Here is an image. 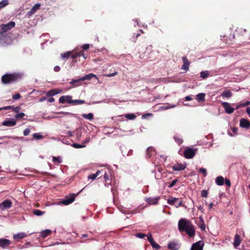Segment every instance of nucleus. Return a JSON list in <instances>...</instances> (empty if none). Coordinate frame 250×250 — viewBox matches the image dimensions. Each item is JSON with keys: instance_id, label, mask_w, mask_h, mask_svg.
<instances>
[{"instance_id": "nucleus-15", "label": "nucleus", "mask_w": 250, "mask_h": 250, "mask_svg": "<svg viewBox=\"0 0 250 250\" xmlns=\"http://www.w3.org/2000/svg\"><path fill=\"white\" fill-rule=\"evenodd\" d=\"M27 236V234L24 232H19L13 235V239L17 241H20L21 239H23Z\"/></svg>"}, {"instance_id": "nucleus-1", "label": "nucleus", "mask_w": 250, "mask_h": 250, "mask_svg": "<svg viewBox=\"0 0 250 250\" xmlns=\"http://www.w3.org/2000/svg\"><path fill=\"white\" fill-rule=\"evenodd\" d=\"M178 227L180 232H185L189 237L195 235L194 227L190 221L186 219H181L178 222Z\"/></svg>"}, {"instance_id": "nucleus-52", "label": "nucleus", "mask_w": 250, "mask_h": 250, "mask_svg": "<svg viewBox=\"0 0 250 250\" xmlns=\"http://www.w3.org/2000/svg\"><path fill=\"white\" fill-rule=\"evenodd\" d=\"M12 110L15 112L18 113L20 110V107L19 106L14 107L12 106Z\"/></svg>"}, {"instance_id": "nucleus-51", "label": "nucleus", "mask_w": 250, "mask_h": 250, "mask_svg": "<svg viewBox=\"0 0 250 250\" xmlns=\"http://www.w3.org/2000/svg\"><path fill=\"white\" fill-rule=\"evenodd\" d=\"M178 181V180L177 179H175L173 181H172V182L170 184V185L168 186V188H172L174 186V185L176 184V183Z\"/></svg>"}, {"instance_id": "nucleus-13", "label": "nucleus", "mask_w": 250, "mask_h": 250, "mask_svg": "<svg viewBox=\"0 0 250 250\" xmlns=\"http://www.w3.org/2000/svg\"><path fill=\"white\" fill-rule=\"evenodd\" d=\"M240 126L242 128L248 129L250 127V121L248 119L242 118L240 121Z\"/></svg>"}, {"instance_id": "nucleus-48", "label": "nucleus", "mask_w": 250, "mask_h": 250, "mask_svg": "<svg viewBox=\"0 0 250 250\" xmlns=\"http://www.w3.org/2000/svg\"><path fill=\"white\" fill-rule=\"evenodd\" d=\"M146 236L147 235L146 234L143 233H137L136 234V236L137 237L141 238V239L145 238Z\"/></svg>"}, {"instance_id": "nucleus-12", "label": "nucleus", "mask_w": 250, "mask_h": 250, "mask_svg": "<svg viewBox=\"0 0 250 250\" xmlns=\"http://www.w3.org/2000/svg\"><path fill=\"white\" fill-rule=\"evenodd\" d=\"M160 199V197H157L156 198L148 197L146 198L145 201L147 204L149 205H155L158 204V202Z\"/></svg>"}, {"instance_id": "nucleus-8", "label": "nucleus", "mask_w": 250, "mask_h": 250, "mask_svg": "<svg viewBox=\"0 0 250 250\" xmlns=\"http://www.w3.org/2000/svg\"><path fill=\"white\" fill-rule=\"evenodd\" d=\"M204 245V243L203 241H199L192 245L190 250H203Z\"/></svg>"}, {"instance_id": "nucleus-40", "label": "nucleus", "mask_w": 250, "mask_h": 250, "mask_svg": "<svg viewBox=\"0 0 250 250\" xmlns=\"http://www.w3.org/2000/svg\"><path fill=\"white\" fill-rule=\"evenodd\" d=\"M209 73L208 71H202L200 73V77L203 79L208 77Z\"/></svg>"}, {"instance_id": "nucleus-56", "label": "nucleus", "mask_w": 250, "mask_h": 250, "mask_svg": "<svg viewBox=\"0 0 250 250\" xmlns=\"http://www.w3.org/2000/svg\"><path fill=\"white\" fill-rule=\"evenodd\" d=\"M226 185L229 187L231 185V183H230V181H229V180L228 179H226L224 181Z\"/></svg>"}, {"instance_id": "nucleus-31", "label": "nucleus", "mask_w": 250, "mask_h": 250, "mask_svg": "<svg viewBox=\"0 0 250 250\" xmlns=\"http://www.w3.org/2000/svg\"><path fill=\"white\" fill-rule=\"evenodd\" d=\"M73 54H74L72 53V52L68 51L66 53L61 54V57L63 59H67L70 57L71 58L72 55H73Z\"/></svg>"}, {"instance_id": "nucleus-43", "label": "nucleus", "mask_w": 250, "mask_h": 250, "mask_svg": "<svg viewBox=\"0 0 250 250\" xmlns=\"http://www.w3.org/2000/svg\"><path fill=\"white\" fill-rule=\"evenodd\" d=\"M104 171L103 172H104V180L105 179H110V176H111V173L109 171V170H108V172H107L105 169L103 170Z\"/></svg>"}, {"instance_id": "nucleus-35", "label": "nucleus", "mask_w": 250, "mask_h": 250, "mask_svg": "<svg viewBox=\"0 0 250 250\" xmlns=\"http://www.w3.org/2000/svg\"><path fill=\"white\" fill-rule=\"evenodd\" d=\"M9 4L8 0H2L0 2V10Z\"/></svg>"}, {"instance_id": "nucleus-33", "label": "nucleus", "mask_w": 250, "mask_h": 250, "mask_svg": "<svg viewBox=\"0 0 250 250\" xmlns=\"http://www.w3.org/2000/svg\"><path fill=\"white\" fill-rule=\"evenodd\" d=\"M82 81L80 78L79 79H73L70 82V84L73 85L74 86L76 87L80 85L79 83Z\"/></svg>"}, {"instance_id": "nucleus-10", "label": "nucleus", "mask_w": 250, "mask_h": 250, "mask_svg": "<svg viewBox=\"0 0 250 250\" xmlns=\"http://www.w3.org/2000/svg\"><path fill=\"white\" fill-rule=\"evenodd\" d=\"M222 105L224 108L225 112L228 114H231L234 111V108L231 107L230 104L229 103L223 102Z\"/></svg>"}, {"instance_id": "nucleus-28", "label": "nucleus", "mask_w": 250, "mask_h": 250, "mask_svg": "<svg viewBox=\"0 0 250 250\" xmlns=\"http://www.w3.org/2000/svg\"><path fill=\"white\" fill-rule=\"evenodd\" d=\"M178 200V198L171 197L167 199V202L169 205H174V204L176 203Z\"/></svg>"}, {"instance_id": "nucleus-20", "label": "nucleus", "mask_w": 250, "mask_h": 250, "mask_svg": "<svg viewBox=\"0 0 250 250\" xmlns=\"http://www.w3.org/2000/svg\"><path fill=\"white\" fill-rule=\"evenodd\" d=\"M51 234V230L50 229H45V230L42 231L41 232L40 235L42 238H45V237L50 235Z\"/></svg>"}, {"instance_id": "nucleus-17", "label": "nucleus", "mask_w": 250, "mask_h": 250, "mask_svg": "<svg viewBox=\"0 0 250 250\" xmlns=\"http://www.w3.org/2000/svg\"><path fill=\"white\" fill-rule=\"evenodd\" d=\"M16 125V122L14 120H5L2 123V125L7 126H13Z\"/></svg>"}, {"instance_id": "nucleus-18", "label": "nucleus", "mask_w": 250, "mask_h": 250, "mask_svg": "<svg viewBox=\"0 0 250 250\" xmlns=\"http://www.w3.org/2000/svg\"><path fill=\"white\" fill-rule=\"evenodd\" d=\"M41 4L40 3L36 4L32 9L28 12L27 14L29 15H32L34 13H35L38 10H39L40 8Z\"/></svg>"}, {"instance_id": "nucleus-23", "label": "nucleus", "mask_w": 250, "mask_h": 250, "mask_svg": "<svg viewBox=\"0 0 250 250\" xmlns=\"http://www.w3.org/2000/svg\"><path fill=\"white\" fill-rule=\"evenodd\" d=\"M167 248L170 250H177L178 249V245L174 242H170L167 245Z\"/></svg>"}, {"instance_id": "nucleus-57", "label": "nucleus", "mask_w": 250, "mask_h": 250, "mask_svg": "<svg viewBox=\"0 0 250 250\" xmlns=\"http://www.w3.org/2000/svg\"><path fill=\"white\" fill-rule=\"evenodd\" d=\"M89 48V44H85L83 45L82 46V48L84 50H86L88 49Z\"/></svg>"}, {"instance_id": "nucleus-61", "label": "nucleus", "mask_w": 250, "mask_h": 250, "mask_svg": "<svg viewBox=\"0 0 250 250\" xmlns=\"http://www.w3.org/2000/svg\"><path fill=\"white\" fill-rule=\"evenodd\" d=\"M193 100V98H191L190 96H188L185 97V101H189Z\"/></svg>"}, {"instance_id": "nucleus-55", "label": "nucleus", "mask_w": 250, "mask_h": 250, "mask_svg": "<svg viewBox=\"0 0 250 250\" xmlns=\"http://www.w3.org/2000/svg\"><path fill=\"white\" fill-rule=\"evenodd\" d=\"M30 132L29 128H27L23 131V135L24 136H27Z\"/></svg>"}, {"instance_id": "nucleus-64", "label": "nucleus", "mask_w": 250, "mask_h": 250, "mask_svg": "<svg viewBox=\"0 0 250 250\" xmlns=\"http://www.w3.org/2000/svg\"><path fill=\"white\" fill-rule=\"evenodd\" d=\"M47 101L49 103H52L53 102H54L55 101V99L53 97H49L48 99H47Z\"/></svg>"}, {"instance_id": "nucleus-14", "label": "nucleus", "mask_w": 250, "mask_h": 250, "mask_svg": "<svg viewBox=\"0 0 250 250\" xmlns=\"http://www.w3.org/2000/svg\"><path fill=\"white\" fill-rule=\"evenodd\" d=\"M182 60L183 62V64L181 67V69L185 70L186 71H187L189 69L190 62L188 61L187 57H183L182 58Z\"/></svg>"}, {"instance_id": "nucleus-47", "label": "nucleus", "mask_w": 250, "mask_h": 250, "mask_svg": "<svg viewBox=\"0 0 250 250\" xmlns=\"http://www.w3.org/2000/svg\"><path fill=\"white\" fill-rule=\"evenodd\" d=\"M151 246L153 249H155L156 250H158L160 248V246L157 244L155 242H153L151 244Z\"/></svg>"}, {"instance_id": "nucleus-26", "label": "nucleus", "mask_w": 250, "mask_h": 250, "mask_svg": "<svg viewBox=\"0 0 250 250\" xmlns=\"http://www.w3.org/2000/svg\"><path fill=\"white\" fill-rule=\"evenodd\" d=\"M198 226L202 231L205 230L206 225L202 217H200V222L199 223Z\"/></svg>"}, {"instance_id": "nucleus-39", "label": "nucleus", "mask_w": 250, "mask_h": 250, "mask_svg": "<svg viewBox=\"0 0 250 250\" xmlns=\"http://www.w3.org/2000/svg\"><path fill=\"white\" fill-rule=\"evenodd\" d=\"M33 137L37 140H41L43 138V136L39 133H35L33 134Z\"/></svg>"}, {"instance_id": "nucleus-9", "label": "nucleus", "mask_w": 250, "mask_h": 250, "mask_svg": "<svg viewBox=\"0 0 250 250\" xmlns=\"http://www.w3.org/2000/svg\"><path fill=\"white\" fill-rule=\"evenodd\" d=\"M187 167L186 164L177 163L171 166L172 170L174 171H181L184 170Z\"/></svg>"}, {"instance_id": "nucleus-36", "label": "nucleus", "mask_w": 250, "mask_h": 250, "mask_svg": "<svg viewBox=\"0 0 250 250\" xmlns=\"http://www.w3.org/2000/svg\"><path fill=\"white\" fill-rule=\"evenodd\" d=\"M125 116L128 120H134L136 118V116L133 113L126 114Z\"/></svg>"}, {"instance_id": "nucleus-60", "label": "nucleus", "mask_w": 250, "mask_h": 250, "mask_svg": "<svg viewBox=\"0 0 250 250\" xmlns=\"http://www.w3.org/2000/svg\"><path fill=\"white\" fill-rule=\"evenodd\" d=\"M12 108V106L8 105L2 107V110H7Z\"/></svg>"}, {"instance_id": "nucleus-46", "label": "nucleus", "mask_w": 250, "mask_h": 250, "mask_svg": "<svg viewBox=\"0 0 250 250\" xmlns=\"http://www.w3.org/2000/svg\"><path fill=\"white\" fill-rule=\"evenodd\" d=\"M199 172L202 173L204 176L206 177L207 175V171L206 168H200L199 169Z\"/></svg>"}, {"instance_id": "nucleus-59", "label": "nucleus", "mask_w": 250, "mask_h": 250, "mask_svg": "<svg viewBox=\"0 0 250 250\" xmlns=\"http://www.w3.org/2000/svg\"><path fill=\"white\" fill-rule=\"evenodd\" d=\"M183 202L181 200H180L179 201V202L177 203V204L175 205V207H176V208H179L180 207L183 206Z\"/></svg>"}, {"instance_id": "nucleus-25", "label": "nucleus", "mask_w": 250, "mask_h": 250, "mask_svg": "<svg viewBox=\"0 0 250 250\" xmlns=\"http://www.w3.org/2000/svg\"><path fill=\"white\" fill-rule=\"evenodd\" d=\"M196 99L199 102H204L205 100V94L201 93L196 95Z\"/></svg>"}, {"instance_id": "nucleus-42", "label": "nucleus", "mask_w": 250, "mask_h": 250, "mask_svg": "<svg viewBox=\"0 0 250 250\" xmlns=\"http://www.w3.org/2000/svg\"><path fill=\"white\" fill-rule=\"evenodd\" d=\"M33 213L35 215L37 216H41L44 214V212L42 211L39 209H36L33 211Z\"/></svg>"}, {"instance_id": "nucleus-37", "label": "nucleus", "mask_w": 250, "mask_h": 250, "mask_svg": "<svg viewBox=\"0 0 250 250\" xmlns=\"http://www.w3.org/2000/svg\"><path fill=\"white\" fill-rule=\"evenodd\" d=\"M53 161L55 165H59L61 164L62 161L60 157H53Z\"/></svg>"}, {"instance_id": "nucleus-58", "label": "nucleus", "mask_w": 250, "mask_h": 250, "mask_svg": "<svg viewBox=\"0 0 250 250\" xmlns=\"http://www.w3.org/2000/svg\"><path fill=\"white\" fill-rule=\"evenodd\" d=\"M104 181H105V186H106L107 185H109L111 184V182L110 178V179H105V180H104Z\"/></svg>"}, {"instance_id": "nucleus-50", "label": "nucleus", "mask_w": 250, "mask_h": 250, "mask_svg": "<svg viewBox=\"0 0 250 250\" xmlns=\"http://www.w3.org/2000/svg\"><path fill=\"white\" fill-rule=\"evenodd\" d=\"M21 98V95L19 93L15 94L13 95L12 98L14 100H17Z\"/></svg>"}, {"instance_id": "nucleus-63", "label": "nucleus", "mask_w": 250, "mask_h": 250, "mask_svg": "<svg viewBox=\"0 0 250 250\" xmlns=\"http://www.w3.org/2000/svg\"><path fill=\"white\" fill-rule=\"evenodd\" d=\"M231 130L233 133L236 134V133L238 131V128L237 127H233L231 128Z\"/></svg>"}, {"instance_id": "nucleus-44", "label": "nucleus", "mask_w": 250, "mask_h": 250, "mask_svg": "<svg viewBox=\"0 0 250 250\" xmlns=\"http://www.w3.org/2000/svg\"><path fill=\"white\" fill-rule=\"evenodd\" d=\"M147 240L149 241V242L150 243V244H152L153 242H155L151 233H149L147 235Z\"/></svg>"}, {"instance_id": "nucleus-27", "label": "nucleus", "mask_w": 250, "mask_h": 250, "mask_svg": "<svg viewBox=\"0 0 250 250\" xmlns=\"http://www.w3.org/2000/svg\"><path fill=\"white\" fill-rule=\"evenodd\" d=\"M215 182L219 186L223 185L224 183V179L222 176H218L216 178Z\"/></svg>"}, {"instance_id": "nucleus-24", "label": "nucleus", "mask_w": 250, "mask_h": 250, "mask_svg": "<svg viewBox=\"0 0 250 250\" xmlns=\"http://www.w3.org/2000/svg\"><path fill=\"white\" fill-rule=\"evenodd\" d=\"M59 93L57 89H53L49 90L46 93V96L49 97L51 96L55 95Z\"/></svg>"}, {"instance_id": "nucleus-41", "label": "nucleus", "mask_w": 250, "mask_h": 250, "mask_svg": "<svg viewBox=\"0 0 250 250\" xmlns=\"http://www.w3.org/2000/svg\"><path fill=\"white\" fill-rule=\"evenodd\" d=\"M152 152H154V149L152 147H149L147 149V154L149 157H150L152 155Z\"/></svg>"}, {"instance_id": "nucleus-53", "label": "nucleus", "mask_w": 250, "mask_h": 250, "mask_svg": "<svg viewBox=\"0 0 250 250\" xmlns=\"http://www.w3.org/2000/svg\"><path fill=\"white\" fill-rule=\"evenodd\" d=\"M117 74H118V72L117 71H115L114 73H112L105 74V76L107 77H113V76L116 75Z\"/></svg>"}, {"instance_id": "nucleus-49", "label": "nucleus", "mask_w": 250, "mask_h": 250, "mask_svg": "<svg viewBox=\"0 0 250 250\" xmlns=\"http://www.w3.org/2000/svg\"><path fill=\"white\" fill-rule=\"evenodd\" d=\"M72 146L76 148H80L85 147V146H84V145H80V144H78L77 143H74L72 145Z\"/></svg>"}, {"instance_id": "nucleus-3", "label": "nucleus", "mask_w": 250, "mask_h": 250, "mask_svg": "<svg viewBox=\"0 0 250 250\" xmlns=\"http://www.w3.org/2000/svg\"><path fill=\"white\" fill-rule=\"evenodd\" d=\"M22 76V74L21 73L6 74L1 77V82L4 84L16 83L21 79Z\"/></svg>"}, {"instance_id": "nucleus-6", "label": "nucleus", "mask_w": 250, "mask_h": 250, "mask_svg": "<svg viewBox=\"0 0 250 250\" xmlns=\"http://www.w3.org/2000/svg\"><path fill=\"white\" fill-rule=\"evenodd\" d=\"M78 195V194H75L72 193L69 197H66V198L62 200V203L65 205H68L72 203L75 199V197Z\"/></svg>"}, {"instance_id": "nucleus-45", "label": "nucleus", "mask_w": 250, "mask_h": 250, "mask_svg": "<svg viewBox=\"0 0 250 250\" xmlns=\"http://www.w3.org/2000/svg\"><path fill=\"white\" fill-rule=\"evenodd\" d=\"M24 116H25V114L23 112H21V113L16 114L15 116V117L16 118H17V119H21Z\"/></svg>"}, {"instance_id": "nucleus-32", "label": "nucleus", "mask_w": 250, "mask_h": 250, "mask_svg": "<svg viewBox=\"0 0 250 250\" xmlns=\"http://www.w3.org/2000/svg\"><path fill=\"white\" fill-rule=\"evenodd\" d=\"M173 138L178 145H180L183 143V139L178 135L174 136Z\"/></svg>"}, {"instance_id": "nucleus-16", "label": "nucleus", "mask_w": 250, "mask_h": 250, "mask_svg": "<svg viewBox=\"0 0 250 250\" xmlns=\"http://www.w3.org/2000/svg\"><path fill=\"white\" fill-rule=\"evenodd\" d=\"M11 244V242L9 240L6 239H0V246L2 248H6L8 247L10 244Z\"/></svg>"}, {"instance_id": "nucleus-4", "label": "nucleus", "mask_w": 250, "mask_h": 250, "mask_svg": "<svg viewBox=\"0 0 250 250\" xmlns=\"http://www.w3.org/2000/svg\"><path fill=\"white\" fill-rule=\"evenodd\" d=\"M197 151L196 148L187 147L184 151V156L187 159L192 158L195 156Z\"/></svg>"}, {"instance_id": "nucleus-21", "label": "nucleus", "mask_w": 250, "mask_h": 250, "mask_svg": "<svg viewBox=\"0 0 250 250\" xmlns=\"http://www.w3.org/2000/svg\"><path fill=\"white\" fill-rule=\"evenodd\" d=\"M104 170L102 169V170H98L96 173L95 174H91L89 175L87 177L88 179L94 180L98 177L99 174L103 172Z\"/></svg>"}, {"instance_id": "nucleus-38", "label": "nucleus", "mask_w": 250, "mask_h": 250, "mask_svg": "<svg viewBox=\"0 0 250 250\" xmlns=\"http://www.w3.org/2000/svg\"><path fill=\"white\" fill-rule=\"evenodd\" d=\"M85 103V101L84 100H72V103L73 104L76 105V104H83Z\"/></svg>"}, {"instance_id": "nucleus-19", "label": "nucleus", "mask_w": 250, "mask_h": 250, "mask_svg": "<svg viewBox=\"0 0 250 250\" xmlns=\"http://www.w3.org/2000/svg\"><path fill=\"white\" fill-rule=\"evenodd\" d=\"M241 242L240 236L238 234H236L234 236L233 246L234 247H237L240 245Z\"/></svg>"}, {"instance_id": "nucleus-54", "label": "nucleus", "mask_w": 250, "mask_h": 250, "mask_svg": "<svg viewBox=\"0 0 250 250\" xmlns=\"http://www.w3.org/2000/svg\"><path fill=\"white\" fill-rule=\"evenodd\" d=\"M208 192L207 190H204L202 191L201 196L203 197H207L208 196Z\"/></svg>"}, {"instance_id": "nucleus-22", "label": "nucleus", "mask_w": 250, "mask_h": 250, "mask_svg": "<svg viewBox=\"0 0 250 250\" xmlns=\"http://www.w3.org/2000/svg\"><path fill=\"white\" fill-rule=\"evenodd\" d=\"M93 77L97 78V76L94 74L90 73L81 78L80 80H81L82 81H83L86 80H91Z\"/></svg>"}, {"instance_id": "nucleus-11", "label": "nucleus", "mask_w": 250, "mask_h": 250, "mask_svg": "<svg viewBox=\"0 0 250 250\" xmlns=\"http://www.w3.org/2000/svg\"><path fill=\"white\" fill-rule=\"evenodd\" d=\"M59 102L60 103H61V104H63L65 102H67L69 104H72V96H71L70 95L62 96L59 98Z\"/></svg>"}, {"instance_id": "nucleus-7", "label": "nucleus", "mask_w": 250, "mask_h": 250, "mask_svg": "<svg viewBox=\"0 0 250 250\" xmlns=\"http://www.w3.org/2000/svg\"><path fill=\"white\" fill-rule=\"evenodd\" d=\"M12 202L9 200L6 199L0 203V209L1 210L8 209L12 207Z\"/></svg>"}, {"instance_id": "nucleus-30", "label": "nucleus", "mask_w": 250, "mask_h": 250, "mask_svg": "<svg viewBox=\"0 0 250 250\" xmlns=\"http://www.w3.org/2000/svg\"><path fill=\"white\" fill-rule=\"evenodd\" d=\"M82 117L87 120H88L89 121H92L94 118V115L92 113H89L87 114H83Z\"/></svg>"}, {"instance_id": "nucleus-2", "label": "nucleus", "mask_w": 250, "mask_h": 250, "mask_svg": "<svg viewBox=\"0 0 250 250\" xmlns=\"http://www.w3.org/2000/svg\"><path fill=\"white\" fill-rule=\"evenodd\" d=\"M247 30L245 29H243L242 28H237L234 31L232 36L229 37V40L226 39V36L223 37L224 41L226 40V43L228 44H231L232 43V41L230 39L231 37L232 39H236L239 40H244L245 37H247Z\"/></svg>"}, {"instance_id": "nucleus-29", "label": "nucleus", "mask_w": 250, "mask_h": 250, "mask_svg": "<svg viewBox=\"0 0 250 250\" xmlns=\"http://www.w3.org/2000/svg\"><path fill=\"white\" fill-rule=\"evenodd\" d=\"M81 56H83L84 59H86V57L84 56V53L83 51H80L79 52H77L73 55H72L71 58L72 59H76L78 57H80Z\"/></svg>"}, {"instance_id": "nucleus-34", "label": "nucleus", "mask_w": 250, "mask_h": 250, "mask_svg": "<svg viewBox=\"0 0 250 250\" xmlns=\"http://www.w3.org/2000/svg\"><path fill=\"white\" fill-rule=\"evenodd\" d=\"M221 95L223 97L229 98L232 96V93L229 90H226L222 93Z\"/></svg>"}, {"instance_id": "nucleus-5", "label": "nucleus", "mask_w": 250, "mask_h": 250, "mask_svg": "<svg viewBox=\"0 0 250 250\" xmlns=\"http://www.w3.org/2000/svg\"><path fill=\"white\" fill-rule=\"evenodd\" d=\"M15 26V22L11 21L6 24H2L0 26L1 31L0 34H2L13 28Z\"/></svg>"}, {"instance_id": "nucleus-62", "label": "nucleus", "mask_w": 250, "mask_h": 250, "mask_svg": "<svg viewBox=\"0 0 250 250\" xmlns=\"http://www.w3.org/2000/svg\"><path fill=\"white\" fill-rule=\"evenodd\" d=\"M60 67L59 66H56L54 67V70L55 71V72H59L60 70Z\"/></svg>"}]
</instances>
